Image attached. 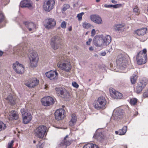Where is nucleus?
<instances>
[{"instance_id": "f257e3e1", "label": "nucleus", "mask_w": 148, "mask_h": 148, "mask_svg": "<svg viewBox=\"0 0 148 148\" xmlns=\"http://www.w3.org/2000/svg\"><path fill=\"white\" fill-rule=\"evenodd\" d=\"M57 66L61 70L66 72H69L71 70L72 66L70 60L64 55L61 56L58 60Z\"/></svg>"}, {"instance_id": "f03ea898", "label": "nucleus", "mask_w": 148, "mask_h": 148, "mask_svg": "<svg viewBox=\"0 0 148 148\" xmlns=\"http://www.w3.org/2000/svg\"><path fill=\"white\" fill-rule=\"evenodd\" d=\"M108 102L105 98L101 96L99 97L95 103L94 107L97 109H103L106 108Z\"/></svg>"}, {"instance_id": "7ed1b4c3", "label": "nucleus", "mask_w": 148, "mask_h": 148, "mask_svg": "<svg viewBox=\"0 0 148 148\" xmlns=\"http://www.w3.org/2000/svg\"><path fill=\"white\" fill-rule=\"evenodd\" d=\"M116 63L117 67L121 70H123L127 64L126 57L122 54H120L117 57Z\"/></svg>"}, {"instance_id": "20e7f679", "label": "nucleus", "mask_w": 148, "mask_h": 148, "mask_svg": "<svg viewBox=\"0 0 148 148\" xmlns=\"http://www.w3.org/2000/svg\"><path fill=\"white\" fill-rule=\"evenodd\" d=\"M146 52V49H144L140 51L137 55L136 60L137 63L138 65L144 64L146 62L147 59Z\"/></svg>"}, {"instance_id": "39448f33", "label": "nucleus", "mask_w": 148, "mask_h": 148, "mask_svg": "<svg viewBox=\"0 0 148 148\" xmlns=\"http://www.w3.org/2000/svg\"><path fill=\"white\" fill-rule=\"evenodd\" d=\"M48 129L47 127L43 125H41L37 127L35 130V135L37 137L42 138L45 135H46Z\"/></svg>"}, {"instance_id": "423d86ee", "label": "nucleus", "mask_w": 148, "mask_h": 148, "mask_svg": "<svg viewBox=\"0 0 148 148\" xmlns=\"http://www.w3.org/2000/svg\"><path fill=\"white\" fill-rule=\"evenodd\" d=\"M61 38L59 36H55L51 38L50 44L52 48L54 50L58 49L61 45Z\"/></svg>"}, {"instance_id": "0eeeda50", "label": "nucleus", "mask_w": 148, "mask_h": 148, "mask_svg": "<svg viewBox=\"0 0 148 148\" xmlns=\"http://www.w3.org/2000/svg\"><path fill=\"white\" fill-rule=\"evenodd\" d=\"M21 111V113L23 119V122L25 124H26L29 122L32 119L31 114L28 112L25 109H22Z\"/></svg>"}, {"instance_id": "6e6552de", "label": "nucleus", "mask_w": 148, "mask_h": 148, "mask_svg": "<svg viewBox=\"0 0 148 148\" xmlns=\"http://www.w3.org/2000/svg\"><path fill=\"white\" fill-rule=\"evenodd\" d=\"M56 25V21L54 18H49L45 20L44 26L47 29H52L54 28Z\"/></svg>"}, {"instance_id": "1a4fd4ad", "label": "nucleus", "mask_w": 148, "mask_h": 148, "mask_svg": "<svg viewBox=\"0 0 148 148\" xmlns=\"http://www.w3.org/2000/svg\"><path fill=\"white\" fill-rule=\"evenodd\" d=\"M102 38L101 35H97L95 36L93 40V42L95 46L97 47L105 46Z\"/></svg>"}, {"instance_id": "9d476101", "label": "nucleus", "mask_w": 148, "mask_h": 148, "mask_svg": "<svg viewBox=\"0 0 148 148\" xmlns=\"http://www.w3.org/2000/svg\"><path fill=\"white\" fill-rule=\"evenodd\" d=\"M55 0H46L43 6L44 10L47 12H49L54 7Z\"/></svg>"}, {"instance_id": "9b49d317", "label": "nucleus", "mask_w": 148, "mask_h": 148, "mask_svg": "<svg viewBox=\"0 0 148 148\" xmlns=\"http://www.w3.org/2000/svg\"><path fill=\"white\" fill-rule=\"evenodd\" d=\"M12 65L13 69L17 73L22 74L24 73V68L22 64L16 62L13 64Z\"/></svg>"}, {"instance_id": "f8f14e48", "label": "nucleus", "mask_w": 148, "mask_h": 148, "mask_svg": "<svg viewBox=\"0 0 148 148\" xmlns=\"http://www.w3.org/2000/svg\"><path fill=\"white\" fill-rule=\"evenodd\" d=\"M42 104L45 106H49L53 104L54 103V100L52 97L50 96L45 97L41 100Z\"/></svg>"}, {"instance_id": "ddd939ff", "label": "nucleus", "mask_w": 148, "mask_h": 148, "mask_svg": "<svg viewBox=\"0 0 148 148\" xmlns=\"http://www.w3.org/2000/svg\"><path fill=\"white\" fill-rule=\"evenodd\" d=\"M71 144V142L69 140L68 136L66 135L62 140L57 146L56 148H66V147Z\"/></svg>"}, {"instance_id": "4468645a", "label": "nucleus", "mask_w": 148, "mask_h": 148, "mask_svg": "<svg viewBox=\"0 0 148 148\" xmlns=\"http://www.w3.org/2000/svg\"><path fill=\"white\" fill-rule=\"evenodd\" d=\"M123 114V111L122 110L117 108L114 110L112 118H114V120H117L118 118H121Z\"/></svg>"}, {"instance_id": "2eb2a0df", "label": "nucleus", "mask_w": 148, "mask_h": 148, "mask_svg": "<svg viewBox=\"0 0 148 148\" xmlns=\"http://www.w3.org/2000/svg\"><path fill=\"white\" fill-rule=\"evenodd\" d=\"M90 20L98 25H101L103 23V21L101 17L97 14H92L90 16Z\"/></svg>"}, {"instance_id": "dca6fc26", "label": "nucleus", "mask_w": 148, "mask_h": 148, "mask_svg": "<svg viewBox=\"0 0 148 148\" xmlns=\"http://www.w3.org/2000/svg\"><path fill=\"white\" fill-rule=\"evenodd\" d=\"M46 76L51 80H55L58 78V73L56 71L51 70L46 73Z\"/></svg>"}, {"instance_id": "f3484780", "label": "nucleus", "mask_w": 148, "mask_h": 148, "mask_svg": "<svg viewBox=\"0 0 148 148\" xmlns=\"http://www.w3.org/2000/svg\"><path fill=\"white\" fill-rule=\"evenodd\" d=\"M110 92L111 96L114 99H121L122 97V95L121 93L114 89H110Z\"/></svg>"}, {"instance_id": "a211bd4d", "label": "nucleus", "mask_w": 148, "mask_h": 148, "mask_svg": "<svg viewBox=\"0 0 148 148\" xmlns=\"http://www.w3.org/2000/svg\"><path fill=\"white\" fill-rule=\"evenodd\" d=\"M64 110L62 109H60L56 110L55 113L56 119L59 120L62 119L64 117Z\"/></svg>"}, {"instance_id": "6ab92c4d", "label": "nucleus", "mask_w": 148, "mask_h": 148, "mask_svg": "<svg viewBox=\"0 0 148 148\" xmlns=\"http://www.w3.org/2000/svg\"><path fill=\"white\" fill-rule=\"evenodd\" d=\"M56 90L59 93H60L61 97L64 98H69L70 94L65 89L57 88Z\"/></svg>"}, {"instance_id": "aec40b11", "label": "nucleus", "mask_w": 148, "mask_h": 148, "mask_svg": "<svg viewBox=\"0 0 148 148\" xmlns=\"http://www.w3.org/2000/svg\"><path fill=\"white\" fill-rule=\"evenodd\" d=\"M39 81L36 78H32L29 80L25 83V85L29 87L33 88L36 86L38 83Z\"/></svg>"}, {"instance_id": "412c9836", "label": "nucleus", "mask_w": 148, "mask_h": 148, "mask_svg": "<svg viewBox=\"0 0 148 148\" xmlns=\"http://www.w3.org/2000/svg\"><path fill=\"white\" fill-rule=\"evenodd\" d=\"M20 6L22 7H28L32 9L33 8L32 3L30 0H24L20 3Z\"/></svg>"}, {"instance_id": "4be33fe9", "label": "nucleus", "mask_w": 148, "mask_h": 148, "mask_svg": "<svg viewBox=\"0 0 148 148\" xmlns=\"http://www.w3.org/2000/svg\"><path fill=\"white\" fill-rule=\"evenodd\" d=\"M124 25L123 24H116L114 25L113 27V29L119 32H122L124 31Z\"/></svg>"}, {"instance_id": "5701e85b", "label": "nucleus", "mask_w": 148, "mask_h": 148, "mask_svg": "<svg viewBox=\"0 0 148 148\" xmlns=\"http://www.w3.org/2000/svg\"><path fill=\"white\" fill-rule=\"evenodd\" d=\"M24 24L29 31H34L36 28L35 25L33 23L25 22L24 23Z\"/></svg>"}, {"instance_id": "b1692460", "label": "nucleus", "mask_w": 148, "mask_h": 148, "mask_svg": "<svg viewBox=\"0 0 148 148\" xmlns=\"http://www.w3.org/2000/svg\"><path fill=\"white\" fill-rule=\"evenodd\" d=\"M103 39V42L105 46L108 45L111 41V36L109 35H106L104 36L103 35H101Z\"/></svg>"}, {"instance_id": "393cba45", "label": "nucleus", "mask_w": 148, "mask_h": 148, "mask_svg": "<svg viewBox=\"0 0 148 148\" xmlns=\"http://www.w3.org/2000/svg\"><path fill=\"white\" fill-rule=\"evenodd\" d=\"M18 114L16 112L12 110L11 111L9 114V118L10 120H17L18 118Z\"/></svg>"}, {"instance_id": "a878e982", "label": "nucleus", "mask_w": 148, "mask_h": 148, "mask_svg": "<svg viewBox=\"0 0 148 148\" xmlns=\"http://www.w3.org/2000/svg\"><path fill=\"white\" fill-rule=\"evenodd\" d=\"M147 32V28H145L137 29L136 31V33L138 35L142 36L145 34Z\"/></svg>"}, {"instance_id": "bb28decb", "label": "nucleus", "mask_w": 148, "mask_h": 148, "mask_svg": "<svg viewBox=\"0 0 148 148\" xmlns=\"http://www.w3.org/2000/svg\"><path fill=\"white\" fill-rule=\"evenodd\" d=\"M77 121V117L75 114H73L71 115V118L69 121V124L71 126H73L75 124Z\"/></svg>"}, {"instance_id": "cd10ccee", "label": "nucleus", "mask_w": 148, "mask_h": 148, "mask_svg": "<svg viewBox=\"0 0 148 148\" xmlns=\"http://www.w3.org/2000/svg\"><path fill=\"white\" fill-rule=\"evenodd\" d=\"M127 129V126L124 127L122 129L119 130L118 131H115L116 134H119L120 135H123L125 134Z\"/></svg>"}, {"instance_id": "c85d7f7f", "label": "nucleus", "mask_w": 148, "mask_h": 148, "mask_svg": "<svg viewBox=\"0 0 148 148\" xmlns=\"http://www.w3.org/2000/svg\"><path fill=\"white\" fill-rule=\"evenodd\" d=\"M38 61V60L37 59H35V60H32V58L31 59H29L30 66L32 67H36L37 66Z\"/></svg>"}, {"instance_id": "c756f323", "label": "nucleus", "mask_w": 148, "mask_h": 148, "mask_svg": "<svg viewBox=\"0 0 148 148\" xmlns=\"http://www.w3.org/2000/svg\"><path fill=\"white\" fill-rule=\"evenodd\" d=\"M37 56V54L35 52L32 51L30 53V56H29V59H31V58H32V60L37 59V60H38Z\"/></svg>"}, {"instance_id": "7c9ffc66", "label": "nucleus", "mask_w": 148, "mask_h": 148, "mask_svg": "<svg viewBox=\"0 0 148 148\" xmlns=\"http://www.w3.org/2000/svg\"><path fill=\"white\" fill-rule=\"evenodd\" d=\"M95 138L97 139L98 140L101 141L103 138V135L101 133H97L94 136Z\"/></svg>"}, {"instance_id": "2f4dec72", "label": "nucleus", "mask_w": 148, "mask_h": 148, "mask_svg": "<svg viewBox=\"0 0 148 148\" xmlns=\"http://www.w3.org/2000/svg\"><path fill=\"white\" fill-rule=\"evenodd\" d=\"M82 26L85 29H88L91 28V27H93L90 23H88L86 21H85L82 23Z\"/></svg>"}, {"instance_id": "473e14b6", "label": "nucleus", "mask_w": 148, "mask_h": 148, "mask_svg": "<svg viewBox=\"0 0 148 148\" xmlns=\"http://www.w3.org/2000/svg\"><path fill=\"white\" fill-rule=\"evenodd\" d=\"M133 12L136 15H138L140 13V11L138 7L135 6L133 9Z\"/></svg>"}, {"instance_id": "72a5a7b5", "label": "nucleus", "mask_w": 148, "mask_h": 148, "mask_svg": "<svg viewBox=\"0 0 148 148\" xmlns=\"http://www.w3.org/2000/svg\"><path fill=\"white\" fill-rule=\"evenodd\" d=\"M7 100L9 101L11 104L13 105L15 103V101L11 95H9L8 96Z\"/></svg>"}, {"instance_id": "f704fd0d", "label": "nucleus", "mask_w": 148, "mask_h": 148, "mask_svg": "<svg viewBox=\"0 0 148 148\" xmlns=\"http://www.w3.org/2000/svg\"><path fill=\"white\" fill-rule=\"evenodd\" d=\"M70 7V5L69 4H64L62 9V12L63 13V12H64L67 9H69Z\"/></svg>"}, {"instance_id": "c9c22d12", "label": "nucleus", "mask_w": 148, "mask_h": 148, "mask_svg": "<svg viewBox=\"0 0 148 148\" xmlns=\"http://www.w3.org/2000/svg\"><path fill=\"white\" fill-rule=\"evenodd\" d=\"M124 5V3L122 4L118 3L115 5H112V8L115 9L118 8L123 7Z\"/></svg>"}, {"instance_id": "e433bc0d", "label": "nucleus", "mask_w": 148, "mask_h": 148, "mask_svg": "<svg viewBox=\"0 0 148 148\" xmlns=\"http://www.w3.org/2000/svg\"><path fill=\"white\" fill-rule=\"evenodd\" d=\"M137 76L136 75H133L131 78V81L132 84H135L137 79Z\"/></svg>"}, {"instance_id": "4c0bfd02", "label": "nucleus", "mask_w": 148, "mask_h": 148, "mask_svg": "<svg viewBox=\"0 0 148 148\" xmlns=\"http://www.w3.org/2000/svg\"><path fill=\"white\" fill-rule=\"evenodd\" d=\"M6 127V125L2 122L0 121V131L5 130Z\"/></svg>"}, {"instance_id": "58836bf2", "label": "nucleus", "mask_w": 148, "mask_h": 148, "mask_svg": "<svg viewBox=\"0 0 148 148\" xmlns=\"http://www.w3.org/2000/svg\"><path fill=\"white\" fill-rule=\"evenodd\" d=\"M137 99L135 98H133L130 99V103L133 105H135L137 102Z\"/></svg>"}, {"instance_id": "ea45409f", "label": "nucleus", "mask_w": 148, "mask_h": 148, "mask_svg": "<svg viewBox=\"0 0 148 148\" xmlns=\"http://www.w3.org/2000/svg\"><path fill=\"white\" fill-rule=\"evenodd\" d=\"M146 83L145 81L144 80L141 81L138 84L139 86H141L142 87V88H143L146 85Z\"/></svg>"}, {"instance_id": "a19ab883", "label": "nucleus", "mask_w": 148, "mask_h": 148, "mask_svg": "<svg viewBox=\"0 0 148 148\" xmlns=\"http://www.w3.org/2000/svg\"><path fill=\"white\" fill-rule=\"evenodd\" d=\"M84 14L83 12H81L77 14V17L79 21H81L82 19V16Z\"/></svg>"}, {"instance_id": "79ce46f5", "label": "nucleus", "mask_w": 148, "mask_h": 148, "mask_svg": "<svg viewBox=\"0 0 148 148\" xmlns=\"http://www.w3.org/2000/svg\"><path fill=\"white\" fill-rule=\"evenodd\" d=\"M143 88L138 85L136 88V92L137 93L140 92L143 90Z\"/></svg>"}, {"instance_id": "37998d69", "label": "nucleus", "mask_w": 148, "mask_h": 148, "mask_svg": "<svg viewBox=\"0 0 148 148\" xmlns=\"http://www.w3.org/2000/svg\"><path fill=\"white\" fill-rule=\"evenodd\" d=\"M66 22L64 21H62L60 25L61 27L63 29H65L66 26Z\"/></svg>"}, {"instance_id": "c03bdc74", "label": "nucleus", "mask_w": 148, "mask_h": 148, "mask_svg": "<svg viewBox=\"0 0 148 148\" xmlns=\"http://www.w3.org/2000/svg\"><path fill=\"white\" fill-rule=\"evenodd\" d=\"M92 144L88 143L85 145L83 147V148H92Z\"/></svg>"}, {"instance_id": "a18cd8bd", "label": "nucleus", "mask_w": 148, "mask_h": 148, "mask_svg": "<svg viewBox=\"0 0 148 148\" xmlns=\"http://www.w3.org/2000/svg\"><path fill=\"white\" fill-rule=\"evenodd\" d=\"M14 143V141L12 140L8 144V148H12Z\"/></svg>"}, {"instance_id": "49530a36", "label": "nucleus", "mask_w": 148, "mask_h": 148, "mask_svg": "<svg viewBox=\"0 0 148 148\" xmlns=\"http://www.w3.org/2000/svg\"><path fill=\"white\" fill-rule=\"evenodd\" d=\"M17 54L20 56L23 57L25 56V54L24 52L23 51H20L18 53H17Z\"/></svg>"}, {"instance_id": "de8ad7c7", "label": "nucleus", "mask_w": 148, "mask_h": 148, "mask_svg": "<svg viewBox=\"0 0 148 148\" xmlns=\"http://www.w3.org/2000/svg\"><path fill=\"white\" fill-rule=\"evenodd\" d=\"M73 86L76 88H78L79 87L78 85L75 82H73L72 83Z\"/></svg>"}, {"instance_id": "09e8293b", "label": "nucleus", "mask_w": 148, "mask_h": 148, "mask_svg": "<svg viewBox=\"0 0 148 148\" xmlns=\"http://www.w3.org/2000/svg\"><path fill=\"white\" fill-rule=\"evenodd\" d=\"M4 18L3 15V14L0 12V23L3 20Z\"/></svg>"}, {"instance_id": "8fccbe9b", "label": "nucleus", "mask_w": 148, "mask_h": 148, "mask_svg": "<svg viewBox=\"0 0 148 148\" xmlns=\"http://www.w3.org/2000/svg\"><path fill=\"white\" fill-rule=\"evenodd\" d=\"M96 34V31L95 29H93L91 32V36H94Z\"/></svg>"}, {"instance_id": "3c124183", "label": "nucleus", "mask_w": 148, "mask_h": 148, "mask_svg": "<svg viewBox=\"0 0 148 148\" xmlns=\"http://www.w3.org/2000/svg\"><path fill=\"white\" fill-rule=\"evenodd\" d=\"M104 7L106 8H111L112 7V5L105 4L104 5Z\"/></svg>"}, {"instance_id": "603ef678", "label": "nucleus", "mask_w": 148, "mask_h": 148, "mask_svg": "<svg viewBox=\"0 0 148 148\" xmlns=\"http://www.w3.org/2000/svg\"><path fill=\"white\" fill-rule=\"evenodd\" d=\"M143 97L144 98L148 97V90L147 92H145L144 93Z\"/></svg>"}, {"instance_id": "864d4df0", "label": "nucleus", "mask_w": 148, "mask_h": 148, "mask_svg": "<svg viewBox=\"0 0 148 148\" xmlns=\"http://www.w3.org/2000/svg\"><path fill=\"white\" fill-rule=\"evenodd\" d=\"M92 40V39L91 38H89L88 39V41L86 42V44L87 45H89L90 44V43L91 41Z\"/></svg>"}, {"instance_id": "5fc2aeb1", "label": "nucleus", "mask_w": 148, "mask_h": 148, "mask_svg": "<svg viewBox=\"0 0 148 148\" xmlns=\"http://www.w3.org/2000/svg\"><path fill=\"white\" fill-rule=\"evenodd\" d=\"M43 146L42 144H39L37 145L36 148H43Z\"/></svg>"}, {"instance_id": "6e6d98bb", "label": "nucleus", "mask_w": 148, "mask_h": 148, "mask_svg": "<svg viewBox=\"0 0 148 148\" xmlns=\"http://www.w3.org/2000/svg\"><path fill=\"white\" fill-rule=\"evenodd\" d=\"M92 148H99L97 145L95 144H92Z\"/></svg>"}, {"instance_id": "4d7b16f0", "label": "nucleus", "mask_w": 148, "mask_h": 148, "mask_svg": "<svg viewBox=\"0 0 148 148\" xmlns=\"http://www.w3.org/2000/svg\"><path fill=\"white\" fill-rule=\"evenodd\" d=\"M106 54V52H101V53L100 55L103 56H105Z\"/></svg>"}, {"instance_id": "13d9d810", "label": "nucleus", "mask_w": 148, "mask_h": 148, "mask_svg": "<svg viewBox=\"0 0 148 148\" xmlns=\"http://www.w3.org/2000/svg\"><path fill=\"white\" fill-rule=\"evenodd\" d=\"M111 2L113 4H116L117 3V1L115 0H111Z\"/></svg>"}, {"instance_id": "bf43d9fd", "label": "nucleus", "mask_w": 148, "mask_h": 148, "mask_svg": "<svg viewBox=\"0 0 148 148\" xmlns=\"http://www.w3.org/2000/svg\"><path fill=\"white\" fill-rule=\"evenodd\" d=\"M3 54V52L1 51H0V56H2Z\"/></svg>"}, {"instance_id": "052dcab7", "label": "nucleus", "mask_w": 148, "mask_h": 148, "mask_svg": "<svg viewBox=\"0 0 148 148\" xmlns=\"http://www.w3.org/2000/svg\"><path fill=\"white\" fill-rule=\"evenodd\" d=\"M89 49L90 50L92 51L93 50V49L92 47H90Z\"/></svg>"}, {"instance_id": "680f3d73", "label": "nucleus", "mask_w": 148, "mask_h": 148, "mask_svg": "<svg viewBox=\"0 0 148 148\" xmlns=\"http://www.w3.org/2000/svg\"><path fill=\"white\" fill-rule=\"evenodd\" d=\"M69 30L70 31H71L72 30V27H70L69 28Z\"/></svg>"}, {"instance_id": "e2e57ef3", "label": "nucleus", "mask_w": 148, "mask_h": 148, "mask_svg": "<svg viewBox=\"0 0 148 148\" xmlns=\"http://www.w3.org/2000/svg\"><path fill=\"white\" fill-rule=\"evenodd\" d=\"M100 0H96V1L97 2H100Z\"/></svg>"}, {"instance_id": "0e129e2a", "label": "nucleus", "mask_w": 148, "mask_h": 148, "mask_svg": "<svg viewBox=\"0 0 148 148\" xmlns=\"http://www.w3.org/2000/svg\"><path fill=\"white\" fill-rule=\"evenodd\" d=\"M36 142V141H35V140H34V141H33V143H35Z\"/></svg>"}, {"instance_id": "69168bd1", "label": "nucleus", "mask_w": 148, "mask_h": 148, "mask_svg": "<svg viewBox=\"0 0 148 148\" xmlns=\"http://www.w3.org/2000/svg\"><path fill=\"white\" fill-rule=\"evenodd\" d=\"M45 89H46L47 88V86H46L45 85Z\"/></svg>"}, {"instance_id": "338daca9", "label": "nucleus", "mask_w": 148, "mask_h": 148, "mask_svg": "<svg viewBox=\"0 0 148 148\" xmlns=\"http://www.w3.org/2000/svg\"><path fill=\"white\" fill-rule=\"evenodd\" d=\"M147 11L148 12V7H147Z\"/></svg>"}, {"instance_id": "774afa93", "label": "nucleus", "mask_w": 148, "mask_h": 148, "mask_svg": "<svg viewBox=\"0 0 148 148\" xmlns=\"http://www.w3.org/2000/svg\"><path fill=\"white\" fill-rule=\"evenodd\" d=\"M36 0V1H38L39 0Z\"/></svg>"}]
</instances>
